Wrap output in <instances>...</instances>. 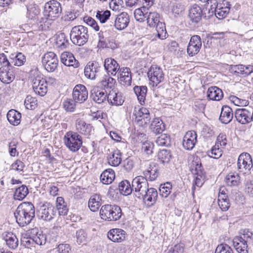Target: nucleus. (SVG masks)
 Returning <instances> with one entry per match:
<instances>
[{
	"label": "nucleus",
	"instance_id": "1",
	"mask_svg": "<svg viewBox=\"0 0 253 253\" xmlns=\"http://www.w3.org/2000/svg\"><path fill=\"white\" fill-rule=\"evenodd\" d=\"M62 11L60 3L55 0L46 2L44 6V17L41 18L39 24L42 30H47L53 20L59 17Z\"/></svg>",
	"mask_w": 253,
	"mask_h": 253
},
{
	"label": "nucleus",
	"instance_id": "2",
	"mask_svg": "<svg viewBox=\"0 0 253 253\" xmlns=\"http://www.w3.org/2000/svg\"><path fill=\"white\" fill-rule=\"evenodd\" d=\"M16 222L20 226H25L31 222L35 216V209L31 202L20 204L14 212Z\"/></svg>",
	"mask_w": 253,
	"mask_h": 253
},
{
	"label": "nucleus",
	"instance_id": "3",
	"mask_svg": "<svg viewBox=\"0 0 253 253\" xmlns=\"http://www.w3.org/2000/svg\"><path fill=\"white\" fill-rule=\"evenodd\" d=\"M28 236H22L21 238V245L27 248L35 247V245H43L46 243V237L38 228L28 230Z\"/></svg>",
	"mask_w": 253,
	"mask_h": 253
},
{
	"label": "nucleus",
	"instance_id": "4",
	"mask_svg": "<svg viewBox=\"0 0 253 253\" xmlns=\"http://www.w3.org/2000/svg\"><path fill=\"white\" fill-rule=\"evenodd\" d=\"M148 25L150 27H155L157 31L156 36L161 40L166 38L167 31L165 24L160 21V14L156 12H150L146 18Z\"/></svg>",
	"mask_w": 253,
	"mask_h": 253
},
{
	"label": "nucleus",
	"instance_id": "5",
	"mask_svg": "<svg viewBox=\"0 0 253 253\" xmlns=\"http://www.w3.org/2000/svg\"><path fill=\"white\" fill-rule=\"evenodd\" d=\"M99 214L102 219L108 221H114L121 218L122 212L119 206L107 204L101 207Z\"/></svg>",
	"mask_w": 253,
	"mask_h": 253
},
{
	"label": "nucleus",
	"instance_id": "6",
	"mask_svg": "<svg viewBox=\"0 0 253 253\" xmlns=\"http://www.w3.org/2000/svg\"><path fill=\"white\" fill-rule=\"evenodd\" d=\"M89 38L86 27L78 25L72 28L70 32V40L75 45L82 46L87 42Z\"/></svg>",
	"mask_w": 253,
	"mask_h": 253
},
{
	"label": "nucleus",
	"instance_id": "7",
	"mask_svg": "<svg viewBox=\"0 0 253 253\" xmlns=\"http://www.w3.org/2000/svg\"><path fill=\"white\" fill-rule=\"evenodd\" d=\"M64 141L66 147L73 152L78 151L83 144L82 136L78 132L72 131L66 133Z\"/></svg>",
	"mask_w": 253,
	"mask_h": 253
},
{
	"label": "nucleus",
	"instance_id": "8",
	"mask_svg": "<svg viewBox=\"0 0 253 253\" xmlns=\"http://www.w3.org/2000/svg\"><path fill=\"white\" fill-rule=\"evenodd\" d=\"M132 184L134 189L133 190L134 195L139 199L143 198L145 195L144 193L148 191L147 179L142 176H138L132 180Z\"/></svg>",
	"mask_w": 253,
	"mask_h": 253
},
{
	"label": "nucleus",
	"instance_id": "9",
	"mask_svg": "<svg viewBox=\"0 0 253 253\" xmlns=\"http://www.w3.org/2000/svg\"><path fill=\"white\" fill-rule=\"evenodd\" d=\"M42 64L44 69L48 72H54L57 68L58 59L53 52H48L42 57Z\"/></svg>",
	"mask_w": 253,
	"mask_h": 253
},
{
	"label": "nucleus",
	"instance_id": "10",
	"mask_svg": "<svg viewBox=\"0 0 253 253\" xmlns=\"http://www.w3.org/2000/svg\"><path fill=\"white\" fill-rule=\"evenodd\" d=\"M237 167L238 170L244 174L250 172L253 168L251 156L247 153L240 154L238 159Z\"/></svg>",
	"mask_w": 253,
	"mask_h": 253
},
{
	"label": "nucleus",
	"instance_id": "11",
	"mask_svg": "<svg viewBox=\"0 0 253 253\" xmlns=\"http://www.w3.org/2000/svg\"><path fill=\"white\" fill-rule=\"evenodd\" d=\"M135 122L139 126L146 127L150 123L151 116L149 111L145 107H141L138 110H134Z\"/></svg>",
	"mask_w": 253,
	"mask_h": 253
},
{
	"label": "nucleus",
	"instance_id": "12",
	"mask_svg": "<svg viewBox=\"0 0 253 253\" xmlns=\"http://www.w3.org/2000/svg\"><path fill=\"white\" fill-rule=\"evenodd\" d=\"M148 77L153 86H156L164 80V74L162 69L156 66H152L149 70Z\"/></svg>",
	"mask_w": 253,
	"mask_h": 253
},
{
	"label": "nucleus",
	"instance_id": "13",
	"mask_svg": "<svg viewBox=\"0 0 253 253\" xmlns=\"http://www.w3.org/2000/svg\"><path fill=\"white\" fill-rule=\"evenodd\" d=\"M56 211L54 207L49 204L43 205L38 211V216L39 219L50 221L56 215Z\"/></svg>",
	"mask_w": 253,
	"mask_h": 253
},
{
	"label": "nucleus",
	"instance_id": "14",
	"mask_svg": "<svg viewBox=\"0 0 253 253\" xmlns=\"http://www.w3.org/2000/svg\"><path fill=\"white\" fill-rule=\"evenodd\" d=\"M33 89L36 94L43 96L47 92V83L45 79L40 76H37L32 80Z\"/></svg>",
	"mask_w": 253,
	"mask_h": 253
},
{
	"label": "nucleus",
	"instance_id": "15",
	"mask_svg": "<svg viewBox=\"0 0 253 253\" xmlns=\"http://www.w3.org/2000/svg\"><path fill=\"white\" fill-rule=\"evenodd\" d=\"M88 97V91L86 87L81 84L76 85L73 91V98L76 103L84 102Z\"/></svg>",
	"mask_w": 253,
	"mask_h": 253
},
{
	"label": "nucleus",
	"instance_id": "16",
	"mask_svg": "<svg viewBox=\"0 0 253 253\" xmlns=\"http://www.w3.org/2000/svg\"><path fill=\"white\" fill-rule=\"evenodd\" d=\"M202 47V42L200 37L198 35L193 36L188 43L187 52L190 56L196 55Z\"/></svg>",
	"mask_w": 253,
	"mask_h": 253
},
{
	"label": "nucleus",
	"instance_id": "17",
	"mask_svg": "<svg viewBox=\"0 0 253 253\" xmlns=\"http://www.w3.org/2000/svg\"><path fill=\"white\" fill-rule=\"evenodd\" d=\"M129 22V16L126 12H122L118 15L110 24V26L115 27L117 30L125 29Z\"/></svg>",
	"mask_w": 253,
	"mask_h": 253
},
{
	"label": "nucleus",
	"instance_id": "18",
	"mask_svg": "<svg viewBox=\"0 0 253 253\" xmlns=\"http://www.w3.org/2000/svg\"><path fill=\"white\" fill-rule=\"evenodd\" d=\"M108 94L106 91L100 88L98 86H93L90 90V97L95 102L101 104L107 99Z\"/></svg>",
	"mask_w": 253,
	"mask_h": 253
},
{
	"label": "nucleus",
	"instance_id": "19",
	"mask_svg": "<svg viewBox=\"0 0 253 253\" xmlns=\"http://www.w3.org/2000/svg\"><path fill=\"white\" fill-rule=\"evenodd\" d=\"M197 133L193 130L187 132L183 137V146L187 150H191L197 142Z\"/></svg>",
	"mask_w": 253,
	"mask_h": 253
},
{
	"label": "nucleus",
	"instance_id": "20",
	"mask_svg": "<svg viewBox=\"0 0 253 253\" xmlns=\"http://www.w3.org/2000/svg\"><path fill=\"white\" fill-rule=\"evenodd\" d=\"M107 101L112 106H121L124 102L122 93L117 89H113L109 91L107 96Z\"/></svg>",
	"mask_w": 253,
	"mask_h": 253
},
{
	"label": "nucleus",
	"instance_id": "21",
	"mask_svg": "<svg viewBox=\"0 0 253 253\" xmlns=\"http://www.w3.org/2000/svg\"><path fill=\"white\" fill-rule=\"evenodd\" d=\"M237 121L242 124H247L252 122L251 110L245 108L237 109L235 112Z\"/></svg>",
	"mask_w": 253,
	"mask_h": 253
},
{
	"label": "nucleus",
	"instance_id": "22",
	"mask_svg": "<svg viewBox=\"0 0 253 253\" xmlns=\"http://www.w3.org/2000/svg\"><path fill=\"white\" fill-rule=\"evenodd\" d=\"M15 68L7 67L6 69L1 67L0 68V80L4 84H9L12 82L15 78Z\"/></svg>",
	"mask_w": 253,
	"mask_h": 253
},
{
	"label": "nucleus",
	"instance_id": "23",
	"mask_svg": "<svg viewBox=\"0 0 253 253\" xmlns=\"http://www.w3.org/2000/svg\"><path fill=\"white\" fill-rule=\"evenodd\" d=\"M126 235V231L119 228L112 229L107 233L109 239L112 242L117 243H120L125 240Z\"/></svg>",
	"mask_w": 253,
	"mask_h": 253
},
{
	"label": "nucleus",
	"instance_id": "24",
	"mask_svg": "<svg viewBox=\"0 0 253 253\" xmlns=\"http://www.w3.org/2000/svg\"><path fill=\"white\" fill-rule=\"evenodd\" d=\"M118 76L120 84L124 86H129L131 83L130 70L127 67H123L119 71Z\"/></svg>",
	"mask_w": 253,
	"mask_h": 253
},
{
	"label": "nucleus",
	"instance_id": "25",
	"mask_svg": "<svg viewBox=\"0 0 253 253\" xmlns=\"http://www.w3.org/2000/svg\"><path fill=\"white\" fill-rule=\"evenodd\" d=\"M105 70L109 74L115 76L121 69L119 63L112 58H107L104 62Z\"/></svg>",
	"mask_w": 253,
	"mask_h": 253
},
{
	"label": "nucleus",
	"instance_id": "26",
	"mask_svg": "<svg viewBox=\"0 0 253 253\" xmlns=\"http://www.w3.org/2000/svg\"><path fill=\"white\" fill-rule=\"evenodd\" d=\"M76 127L78 132L85 136H89L92 133L94 129L89 124H86L84 120L78 119L76 123Z\"/></svg>",
	"mask_w": 253,
	"mask_h": 253
},
{
	"label": "nucleus",
	"instance_id": "27",
	"mask_svg": "<svg viewBox=\"0 0 253 253\" xmlns=\"http://www.w3.org/2000/svg\"><path fill=\"white\" fill-rule=\"evenodd\" d=\"M100 66L97 62H89L84 69L85 76L88 78L93 80L95 78L96 73L99 72Z\"/></svg>",
	"mask_w": 253,
	"mask_h": 253
},
{
	"label": "nucleus",
	"instance_id": "28",
	"mask_svg": "<svg viewBox=\"0 0 253 253\" xmlns=\"http://www.w3.org/2000/svg\"><path fill=\"white\" fill-rule=\"evenodd\" d=\"M61 62L66 66H72L77 68L79 66V62L77 60L73 54L69 52H63L60 56Z\"/></svg>",
	"mask_w": 253,
	"mask_h": 253
},
{
	"label": "nucleus",
	"instance_id": "29",
	"mask_svg": "<svg viewBox=\"0 0 253 253\" xmlns=\"http://www.w3.org/2000/svg\"><path fill=\"white\" fill-rule=\"evenodd\" d=\"M26 18L34 22L38 20L40 14L39 7L35 4H29L26 5Z\"/></svg>",
	"mask_w": 253,
	"mask_h": 253
},
{
	"label": "nucleus",
	"instance_id": "30",
	"mask_svg": "<svg viewBox=\"0 0 253 253\" xmlns=\"http://www.w3.org/2000/svg\"><path fill=\"white\" fill-rule=\"evenodd\" d=\"M203 15V10L197 4H194L189 9V17L193 22L198 23Z\"/></svg>",
	"mask_w": 253,
	"mask_h": 253
},
{
	"label": "nucleus",
	"instance_id": "31",
	"mask_svg": "<svg viewBox=\"0 0 253 253\" xmlns=\"http://www.w3.org/2000/svg\"><path fill=\"white\" fill-rule=\"evenodd\" d=\"M233 113L232 109L228 106H223L221 109L219 120L224 124L229 123L232 120Z\"/></svg>",
	"mask_w": 253,
	"mask_h": 253
},
{
	"label": "nucleus",
	"instance_id": "32",
	"mask_svg": "<svg viewBox=\"0 0 253 253\" xmlns=\"http://www.w3.org/2000/svg\"><path fill=\"white\" fill-rule=\"evenodd\" d=\"M3 236L6 245L9 249L15 250L18 247L19 241L15 234L12 232H8L5 233Z\"/></svg>",
	"mask_w": 253,
	"mask_h": 253
},
{
	"label": "nucleus",
	"instance_id": "33",
	"mask_svg": "<svg viewBox=\"0 0 253 253\" xmlns=\"http://www.w3.org/2000/svg\"><path fill=\"white\" fill-rule=\"evenodd\" d=\"M233 246L239 253H248V244L242 237H235L232 240Z\"/></svg>",
	"mask_w": 253,
	"mask_h": 253
},
{
	"label": "nucleus",
	"instance_id": "34",
	"mask_svg": "<svg viewBox=\"0 0 253 253\" xmlns=\"http://www.w3.org/2000/svg\"><path fill=\"white\" fill-rule=\"evenodd\" d=\"M102 204V198L100 194H94L90 196L88 206L89 209L92 211H97Z\"/></svg>",
	"mask_w": 253,
	"mask_h": 253
},
{
	"label": "nucleus",
	"instance_id": "35",
	"mask_svg": "<svg viewBox=\"0 0 253 253\" xmlns=\"http://www.w3.org/2000/svg\"><path fill=\"white\" fill-rule=\"evenodd\" d=\"M230 7L228 6L225 7H220L218 4L214 7H211V10L209 9V13L210 15H212L214 13L215 16L218 19H222L226 17L227 14L229 13Z\"/></svg>",
	"mask_w": 253,
	"mask_h": 253
},
{
	"label": "nucleus",
	"instance_id": "36",
	"mask_svg": "<svg viewBox=\"0 0 253 253\" xmlns=\"http://www.w3.org/2000/svg\"><path fill=\"white\" fill-rule=\"evenodd\" d=\"M223 96L222 90L217 86H211L207 91V97L210 100L219 101Z\"/></svg>",
	"mask_w": 253,
	"mask_h": 253
},
{
	"label": "nucleus",
	"instance_id": "37",
	"mask_svg": "<svg viewBox=\"0 0 253 253\" xmlns=\"http://www.w3.org/2000/svg\"><path fill=\"white\" fill-rule=\"evenodd\" d=\"M143 174L146 179L148 178L150 181L156 180L159 175L158 166L155 163L151 164L148 169L144 171Z\"/></svg>",
	"mask_w": 253,
	"mask_h": 253
},
{
	"label": "nucleus",
	"instance_id": "38",
	"mask_svg": "<svg viewBox=\"0 0 253 253\" xmlns=\"http://www.w3.org/2000/svg\"><path fill=\"white\" fill-rule=\"evenodd\" d=\"M121 153L117 150L113 151L107 156L108 164L113 167L118 166L122 162Z\"/></svg>",
	"mask_w": 253,
	"mask_h": 253
},
{
	"label": "nucleus",
	"instance_id": "39",
	"mask_svg": "<svg viewBox=\"0 0 253 253\" xmlns=\"http://www.w3.org/2000/svg\"><path fill=\"white\" fill-rule=\"evenodd\" d=\"M150 128L156 134H160L165 129V124L159 118H155L152 122Z\"/></svg>",
	"mask_w": 253,
	"mask_h": 253
},
{
	"label": "nucleus",
	"instance_id": "40",
	"mask_svg": "<svg viewBox=\"0 0 253 253\" xmlns=\"http://www.w3.org/2000/svg\"><path fill=\"white\" fill-rule=\"evenodd\" d=\"M118 187L121 194L125 196L130 195L134 190L133 187H132V184H130V182L127 180L120 182Z\"/></svg>",
	"mask_w": 253,
	"mask_h": 253
},
{
	"label": "nucleus",
	"instance_id": "41",
	"mask_svg": "<svg viewBox=\"0 0 253 253\" xmlns=\"http://www.w3.org/2000/svg\"><path fill=\"white\" fill-rule=\"evenodd\" d=\"M115 177V172L112 169L104 170L100 175V181L104 184H109Z\"/></svg>",
	"mask_w": 253,
	"mask_h": 253
},
{
	"label": "nucleus",
	"instance_id": "42",
	"mask_svg": "<svg viewBox=\"0 0 253 253\" xmlns=\"http://www.w3.org/2000/svg\"><path fill=\"white\" fill-rule=\"evenodd\" d=\"M21 118V113L14 109L9 110L7 114L8 122L14 126H17L20 124Z\"/></svg>",
	"mask_w": 253,
	"mask_h": 253
},
{
	"label": "nucleus",
	"instance_id": "43",
	"mask_svg": "<svg viewBox=\"0 0 253 253\" xmlns=\"http://www.w3.org/2000/svg\"><path fill=\"white\" fill-rule=\"evenodd\" d=\"M55 44L56 47L61 49L66 48L69 45L67 36L64 33H60L56 36Z\"/></svg>",
	"mask_w": 253,
	"mask_h": 253
},
{
	"label": "nucleus",
	"instance_id": "44",
	"mask_svg": "<svg viewBox=\"0 0 253 253\" xmlns=\"http://www.w3.org/2000/svg\"><path fill=\"white\" fill-rule=\"evenodd\" d=\"M133 91L137 97L138 100L141 104L144 103L146 93L147 92V87L146 86H135L133 88Z\"/></svg>",
	"mask_w": 253,
	"mask_h": 253
},
{
	"label": "nucleus",
	"instance_id": "45",
	"mask_svg": "<svg viewBox=\"0 0 253 253\" xmlns=\"http://www.w3.org/2000/svg\"><path fill=\"white\" fill-rule=\"evenodd\" d=\"M157 156L160 162L164 165L169 163L172 157L171 151L167 149L160 150L158 153Z\"/></svg>",
	"mask_w": 253,
	"mask_h": 253
},
{
	"label": "nucleus",
	"instance_id": "46",
	"mask_svg": "<svg viewBox=\"0 0 253 253\" xmlns=\"http://www.w3.org/2000/svg\"><path fill=\"white\" fill-rule=\"evenodd\" d=\"M58 211L59 215L65 216L67 214L68 208L64 199L61 197H58L56 199V209Z\"/></svg>",
	"mask_w": 253,
	"mask_h": 253
},
{
	"label": "nucleus",
	"instance_id": "47",
	"mask_svg": "<svg viewBox=\"0 0 253 253\" xmlns=\"http://www.w3.org/2000/svg\"><path fill=\"white\" fill-rule=\"evenodd\" d=\"M11 65L20 66L24 64L26 61L25 56L21 52L16 54H11Z\"/></svg>",
	"mask_w": 253,
	"mask_h": 253
},
{
	"label": "nucleus",
	"instance_id": "48",
	"mask_svg": "<svg viewBox=\"0 0 253 253\" xmlns=\"http://www.w3.org/2000/svg\"><path fill=\"white\" fill-rule=\"evenodd\" d=\"M144 194L145 195H144L143 197L141 198L140 199H142L144 201H147L149 202H156L158 197V192L156 189L153 188H148V191H146Z\"/></svg>",
	"mask_w": 253,
	"mask_h": 253
},
{
	"label": "nucleus",
	"instance_id": "49",
	"mask_svg": "<svg viewBox=\"0 0 253 253\" xmlns=\"http://www.w3.org/2000/svg\"><path fill=\"white\" fill-rule=\"evenodd\" d=\"M29 193L28 188L26 185L22 186L16 188L14 194V199L16 200H23Z\"/></svg>",
	"mask_w": 253,
	"mask_h": 253
},
{
	"label": "nucleus",
	"instance_id": "50",
	"mask_svg": "<svg viewBox=\"0 0 253 253\" xmlns=\"http://www.w3.org/2000/svg\"><path fill=\"white\" fill-rule=\"evenodd\" d=\"M149 11L144 7H139L136 9L134 12L135 19L140 22H144L147 18Z\"/></svg>",
	"mask_w": 253,
	"mask_h": 253
},
{
	"label": "nucleus",
	"instance_id": "51",
	"mask_svg": "<svg viewBox=\"0 0 253 253\" xmlns=\"http://www.w3.org/2000/svg\"><path fill=\"white\" fill-rule=\"evenodd\" d=\"M240 177L237 173H229L225 178V181L226 184L229 186H234L238 185L239 182Z\"/></svg>",
	"mask_w": 253,
	"mask_h": 253
},
{
	"label": "nucleus",
	"instance_id": "52",
	"mask_svg": "<svg viewBox=\"0 0 253 253\" xmlns=\"http://www.w3.org/2000/svg\"><path fill=\"white\" fill-rule=\"evenodd\" d=\"M116 80L109 76H105L100 82L101 86L105 89L112 88L116 84Z\"/></svg>",
	"mask_w": 253,
	"mask_h": 253
},
{
	"label": "nucleus",
	"instance_id": "53",
	"mask_svg": "<svg viewBox=\"0 0 253 253\" xmlns=\"http://www.w3.org/2000/svg\"><path fill=\"white\" fill-rule=\"evenodd\" d=\"M156 143L160 146H169L170 145V138L167 134H163L158 137Z\"/></svg>",
	"mask_w": 253,
	"mask_h": 253
},
{
	"label": "nucleus",
	"instance_id": "54",
	"mask_svg": "<svg viewBox=\"0 0 253 253\" xmlns=\"http://www.w3.org/2000/svg\"><path fill=\"white\" fill-rule=\"evenodd\" d=\"M99 38H114V33L113 30V27L109 26L108 29L106 26L101 29L100 32L98 33Z\"/></svg>",
	"mask_w": 253,
	"mask_h": 253
},
{
	"label": "nucleus",
	"instance_id": "55",
	"mask_svg": "<svg viewBox=\"0 0 253 253\" xmlns=\"http://www.w3.org/2000/svg\"><path fill=\"white\" fill-rule=\"evenodd\" d=\"M24 104L27 109L34 110L37 106V100L31 95H28L25 99Z\"/></svg>",
	"mask_w": 253,
	"mask_h": 253
},
{
	"label": "nucleus",
	"instance_id": "56",
	"mask_svg": "<svg viewBox=\"0 0 253 253\" xmlns=\"http://www.w3.org/2000/svg\"><path fill=\"white\" fill-rule=\"evenodd\" d=\"M71 248L68 244H60L53 249L52 253H70Z\"/></svg>",
	"mask_w": 253,
	"mask_h": 253
},
{
	"label": "nucleus",
	"instance_id": "57",
	"mask_svg": "<svg viewBox=\"0 0 253 253\" xmlns=\"http://www.w3.org/2000/svg\"><path fill=\"white\" fill-rule=\"evenodd\" d=\"M111 16V12L109 10L98 11L96 13V17L101 23H105L109 19Z\"/></svg>",
	"mask_w": 253,
	"mask_h": 253
},
{
	"label": "nucleus",
	"instance_id": "58",
	"mask_svg": "<svg viewBox=\"0 0 253 253\" xmlns=\"http://www.w3.org/2000/svg\"><path fill=\"white\" fill-rule=\"evenodd\" d=\"M193 167L191 169V172L194 175H199L200 177H205V172L201 163H195L193 164Z\"/></svg>",
	"mask_w": 253,
	"mask_h": 253
},
{
	"label": "nucleus",
	"instance_id": "59",
	"mask_svg": "<svg viewBox=\"0 0 253 253\" xmlns=\"http://www.w3.org/2000/svg\"><path fill=\"white\" fill-rule=\"evenodd\" d=\"M171 185L169 182H167L160 185L159 191L160 194L163 197L167 198L169 194Z\"/></svg>",
	"mask_w": 253,
	"mask_h": 253
},
{
	"label": "nucleus",
	"instance_id": "60",
	"mask_svg": "<svg viewBox=\"0 0 253 253\" xmlns=\"http://www.w3.org/2000/svg\"><path fill=\"white\" fill-rule=\"evenodd\" d=\"M184 10L185 8L183 5L180 3H175L172 7L171 12L174 16L176 17L178 15H181Z\"/></svg>",
	"mask_w": 253,
	"mask_h": 253
},
{
	"label": "nucleus",
	"instance_id": "61",
	"mask_svg": "<svg viewBox=\"0 0 253 253\" xmlns=\"http://www.w3.org/2000/svg\"><path fill=\"white\" fill-rule=\"evenodd\" d=\"M215 253H233V252L229 245L226 244H221L216 247Z\"/></svg>",
	"mask_w": 253,
	"mask_h": 253
},
{
	"label": "nucleus",
	"instance_id": "62",
	"mask_svg": "<svg viewBox=\"0 0 253 253\" xmlns=\"http://www.w3.org/2000/svg\"><path fill=\"white\" fill-rule=\"evenodd\" d=\"M75 101L74 100L68 99L63 102L64 108L68 112H73L75 108Z\"/></svg>",
	"mask_w": 253,
	"mask_h": 253
},
{
	"label": "nucleus",
	"instance_id": "63",
	"mask_svg": "<svg viewBox=\"0 0 253 253\" xmlns=\"http://www.w3.org/2000/svg\"><path fill=\"white\" fill-rule=\"evenodd\" d=\"M248 244L253 243V233L248 229H245L243 231L242 236H240Z\"/></svg>",
	"mask_w": 253,
	"mask_h": 253
},
{
	"label": "nucleus",
	"instance_id": "64",
	"mask_svg": "<svg viewBox=\"0 0 253 253\" xmlns=\"http://www.w3.org/2000/svg\"><path fill=\"white\" fill-rule=\"evenodd\" d=\"M184 246L183 244H178L171 247L167 253H183Z\"/></svg>",
	"mask_w": 253,
	"mask_h": 253
}]
</instances>
